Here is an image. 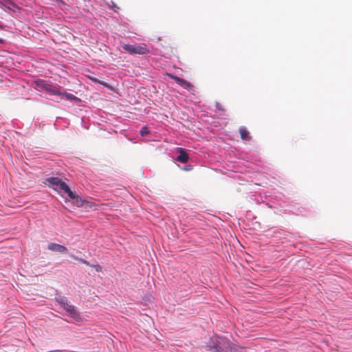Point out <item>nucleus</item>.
Listing matches in <instances>:
<instances>
[{"label": "nucleus", "instance_id": "obj_1", "mask_svg": "<svg viewBox=\"0 0 352 352\" xmlns=\"http://www.w3.org/2000/svg\"><path fill=\"white\" fill-rule=\"evenodd\" d=\"M46 182L49 184V185L52 187L56 190H62L64 192L67 193V195L72 199L76 201V205L79 206V197L76 195L74 192H72L67 184L62 181L58 177H51L46 179Z\"/></svg>", "mask_w": 352, "mask_h": 352}, {"label": "nucleus", "instance_id": "obj_2", "mask_svg": "<svg viewBox=\"0 0 352 352\" xmlns=\"http://www.w3.org/2000/svg\"><path fill=\"white\" fill-rule=\"evenodd\" d=\"M207 344L214 352H223L229 346V342L224 338L214 336L210 338Z\"/></svg>", "mask_w": 352, "mask_h": 352}, {"label": "nucleus", "instance_id": "obj_3", "mask_svg": "<svg viewBox=\"0 0 352 352\" xmlns=\"http://www.w3.org/2000/svg\"><path fill=\"white\" fill-rule=\"evenodd\" d=\"M123 49L131 54H140L144 55L149 52V50L145 44L140 45H130L124 44L122 46Z\"/></svg>", "mask_w": 352, "mask_h": 352}, {"label": "nucleus", "instance_id": "obj_4", "mask_svg": "<svg viewBox=\"0 0 352 352\" xmlns=\"http://www.w3.org/2000/svg\"><path fill=\"white\" fill-rule=\"evenodd\" d=\"M36 85L38 87H41V89L46 91L49 94L51 95H60V91H59L58 89H56L55 87H54L50 84L47 83L44 80H38L36 81Z\"/></svg>", "mask_w": 352, "mask_h": 352}, {"label": "nucleus", "instance_id": "obj_5", "mask_svg": "<svg viewBox=\"0 0 352 352\" xmlns=\"http://www.w3.org/2000/svg\"><path fill=\"white\" fill-rule=\"evenodd\" d=\"M58 302L62 305L63 308L67 312V314L74 318L78 316V313L75 309L74 306L68 304L63 298L58 300Z\"/></svg>", "mask_w": 352, "mask_h": 352}, {"label": "nucleus", "instance_id": "obj_6", "mask_svg": "<svg viewBox=\"0 0 352 352\" xmlns=\"http://www.w3.org/2000/svg\"><path fill=\"white\" fill-rule=\"evenodd\" d=\"M47 249L50 251L60 253L67 252V248L65 246L55 243H50L47 245Z\"/></svg>", "mask_w": 352, "mask_h": 352}, {"label": "nucleus", "instance_id": "obj_7", "mask_svg": "<svg viewBox=\"0 0 352 352\" xmlns=\"http://www.w3.org/2000/svg\"><path fill=\"white\" fill-rule=\"evenodd\" d=\"M168 76L170 78L175 80L179 85L184 87L186 89H191L193 87V85L190 82L186 81L184 78H182L180 77L176 76L170 74H168Z\"/></svg>", "mask_w": 352, "mask_h": 352}, {"label": "nucleus", "instance_id": "obj_8", "mask_svg": "<svg viewBox=\"0 0 352 352\" xmlns=\"http://www.w3.org/2000/svg\"><path fill=\"white\" fill-rule=\"evenodd\" d=\"M239 134L242 140L249 141L251 140L250 132L245 126H241L239 128Z\"/></svg>", "mask_w": 352, "mask_h": 352}, {"label": "nucleus", "instance_id": "obj_9", "mask_svg": "<svg viewBox=\"0 0 352 352\" xmlns=\"http://www.w3.org/2000/svg\"><path fill=\"white\" fill-rule=\"evenodd\" d=\"M188 155L182 148H179V155L177 157V160L181 163H186L188 161Z\"/></svg>", "mask_w": 352, "mask_h": 352}, {"label": "nucleus", "instance_id": "obj_10", "mask_svg": "<svg viewBox=\"0 0 352 352\" xmlns=\"http://www.w3.org/2000/svg\"><path fill=\"white\" fill-rule=\"evenodd\" d=\"M58 96L60 97L61 99L65 98L66 100H71V101H79L80 99L77 98L76 96H74L72 94L69 93H61L60 95H57Z\"/></svg>", "mask_w": 352, "mask_h": 352}, {"label": "nucleus", "instance_id": "obj_11", "mask_svg": "<svg viewBox=\"0 0 352 352\" xmlns=\"http://www.w3.org/2000/svg\"><path fill=\"white\" fill-rule=\"evenodd\" d=\"M149 133V131L146 126H144L140 130V135L144 136Z\"/></svg>", "mask_w": 352, "mask_h": 352}, {"label": "nucleus", "instance_id": "obj_12", "mask_svg": "<svg viewBox=\"0 0 352 352\" xmlns=\"http://www.w3.org/2000/svg\"><path fill=\"white\" fill-rule=\"evenodd\" d=\"M215 107L219 111L225 112V108L223 107V106L221 104L217 102L215 104Z\"/></svg>", "mask_w": 352, "mask_h": 352}, {"label": "nucleus", "instance_id": "obj_13", "mask_svg": "<svg viewBox=\"0 0 352 352\" xmlns=\"http://www.w3.org/2000/svg\"><path fill=\"white\" fill-rule=\"evenodd\" d=\"M71 257H72V258L75 259V260H77V261H80V263H83V264H84V262H85V259H83V258H78V257H76V256H74V255H72V256H71Z\"/></svg>", "mask_w": 352, "mask_h": 352}, {"label": "nucleus", "instance_id": "obj_14", "mask_svg": "<svg viewBox=\"0 0 352 352\" xmlns=\"http://www.w3.org/2000/svg\"><path fill=\"white\" fill-rule=\"evenodd\" d=\"M94 267L96 269V270L97 272H100V271H101V270H102V267H101V266H100V265H94Z\"/></svg>", "mask_w": 352, "mask_h": 352}, {"label": "nucleus", "instance_id": "obj_15", "mask_svg": "<svg viewBox=\"0 0 352 352\" xmlns=\"http://www.w3.org/2000/svg\"><path fill=\"white\" fill-rule=\"evenodd\" d=\"M84 264L87 265V266L90 265L89 263L87 261H86V260L85 261Z\"/></svg>", "mask_w": 352, "mask_h": 352}, {"label": "nucleus", "instance_id": "obj_16", "mask_svg": "<svg viewBox=\"0 0 352 352\" xmlns=\"http://www.w3.org/2000/svg\"><path fill=\"white\" fill-rule=\"evenodd\" d=\"M84 264L87 265V266L90 265L89 263L87 261H86V260L85 261Z\"/></svg>", "mask_w": 352, "mask_h": 352}, {"label": "nucleus", "instance_id": "obj_17", "mask_svg": "<svg viewBox=\"0 0 352 352\" xmlns=\"http://www.w3.org/2000/svg\"><path fill=\"white\" fill-rule=\"evenodd\" d=\"M101 84H102V85H105V86H107V85H105V83H104V82H101Z\"/></svg>", "mask_w": 352, "mask_h": 352}]
</instances>
